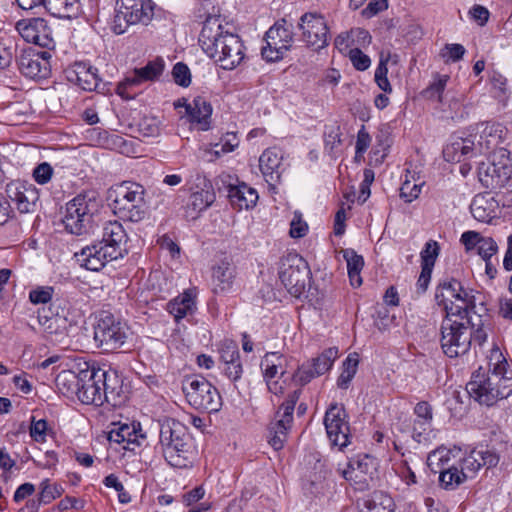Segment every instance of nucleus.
<instances>
[{"label":"nucleus","mask_w":512,"mask_h":512,"mask_svg":"<svg viewBox=\"0 0 512 512\" xmlns=\"http://www.w3.org/2000/svg\"><path fill=\"white\" fill-rule=\"evenodd\" d=\"M493 166H495L496 189L501 188L512 180V158L506 150H500L493 154Z\"/></svg>","instance_id":"nucleus-28"},{"label":"nucleus","mask_w":512,"mask_h":512,"mask_svg":"<svg viewBox=\"0 0 512 512\" xmlns=\"http://www.w3.org/2000/svg\"><path fill=\"white\" fill-rule=\"evenodd\" d=\"M151 15V8L145 6L143 0H117L114 32L122 34L130 25L146 23L150 20Z\"/></svg>","instance_id":"nucleus-12"},{"label":"nucleus","mask_w":512,"mask_h":512,"mask_svg":"<svg viewBox=\"0 0 512 512\" xmlns=\"http://www.w3.org/2000/svg\"><path fill=\"white\" fill-rule=\"evenodd\" d=\"M115 199L113 201L114 213L121 219L130 222H140L148 214V205L145 199L146 189L143 185L133 181H123L116 185Z\"/></svg>","instance_id":"nucleus-5"},{"label":"nucleus","mask_w":512,"mask_h":512,"mask_svg":"<svg viewBox=\"0 0 512 512\" xmlns=\"http://www.w3.org/2000/svg\"><path fill=\"white\" fill-rule=\"evenodd\" d=\"M67 78L86 91L95 90L99 84L97 69L83 62L75 63L73 68L68 70Z\"/></svg>","instance_id":"nucleus-22"},{"label":"nucleus","mask_w":512,"mask_h":512,"mask_svg":"<svg viewBox=\"0 0 512 512\" xmlns=\"http://www.w3.org/2000/svg\"><path fill=\"white\" fill-rule=\"evenodd\" d=\"M345 409L337 404L328 408L324 417L326 433L331 445L343 449L350 443V428Z\"/></svg>","instance_id":"nucleus-14"},{"label":"nucleus","mask_w":512,"mask_h":512,"mask_svg":"<svg viewBox=\"0 0 512 512\" xmlns=\"http://www.w3.org/2000/svg\"><path fill=\"white\" fill-rule=\"evenodd\" d=\"M229 198L231 203L237 206L240 210L249 209L256 204L258 200V193L254 188L242 183L237 186L230 187Z\"/></svg>","instance_id":"nucleus-29"},{"label":"nucleus","mask_w":512,"mask_h":512,"mask_svg":"<svg viewBox=\"0 0 512 512\" xmlns=\"http://www.w3.org/2000/svg\"><path fill=\"white\" fill-rule=\"evenodd\" d=\"M477 130L481 131L482 137H486L496 148L504 139L506 129L500 123H481Z\"/></svg>","instance_id":"nucleus-41"},{"label":"nucleus","mask_w":512,"mask_h":512,"mask_svg":"<svg viewBox=\"0 0 512 512\" xmlns=\"http://www.w3.org/2000/svg\"><path fill=\"white\" fill-rule=\"evenodd\" d=\"M80 371L62 370L56 377L58 391L68 398L77 396L80 384Z\"/></svg>","instance_id":"nucleus-34"},{"label":"nucleus","mask_w":512,"mask_h":512,"mask_svg":"<svg viewBox=\"0 0 512 512\" xmlns=\"http://www.w3.org/2000/svg\"><path fill=\"white\" fill-rule=\"evenodd\" d=\"M164 69L162 59H156L148 62L144 67L134 70L131 77H127L123 83L118 86V93L123 95L122 88L126 86L138 85L143 81H152L158 78Z\"/></svg>","instance_id":"nucleus-24"},{"label":"nucleus","mask_w":512,"mask_h":512,"mask_svg":"<svg viewBox=\"0 0 512 512\" xmlns=\"http://www.w3.org/2000/svg\"><path fill=\"white\" fill-rule=\"evenodd\" d=\"M215 200L213 192L208 190H200L193 192L186 205L187 217L196 219L200 212L207 209Z\"/></svg>","instance_id":"nucleus-32"},{"label":"nucleus","mask_w":512,"mask_h":512,"mask_svg":"<svg viewBox=\"0 0 512 512\" xmlns=\"http://www.w3.org/2000/svg\"><path fill=\"white\" fill-rule=\"evenodd\" d=\"M349 58L353 66L359 71H365L371 65L369 56L364 54L359 48L351 49L349 52Z\"/></svg>","instance_id":"nucleus-59"},{"label":"nucleus","mask_w":512,"mask_h":512,"mask_svg":"<svg viewBox=\"0 0 512 512\" xmlns=\"http://www.w3.org/2000/svg\"><path fill=\"white\" fill-rule=\"evenodd\" d=\"M480 293L474 290H463L462 295L454 303L446 307V317H459L466 320L467 324L471 323L470 313L474 312L476 302L479 300Z\"/></svg>","instance_id":"nucleus-20"},{"label":"nucleus","mask_w":512,"mask_h":512,"mask_svg":"<svg viewBox=\"0 0 512 512\" xmlns=\"http://www.w3.org/2000/svg\"><path fill=\"white\" fill-rule=\"evenodd\" d=\"M410 171L407 170L405 180L400 187V197L407 203H411L413 200L418 198L421 193L424 181H420V177H415V173L409 178Z\"/></svg>","instance_id":"nucleus-38"},{"label":"nucleus","mask_w":512,"mask_h":512,"mask_svg":"<svg viewBox=\"0 0 512 512\" xmlns=\"http://www.w3.org/2000/svg\"><path fill=\"white\" fill-rule=\"evenodd\" d=\"M473 148L474 140L471 138H457L445 146L443 157L447 162H461L476 158Z\"/></svg>","instance_id":"nucleus-26"},{"label":"nucleus","mask_w":512,"mask_h":512,"mask_svg":"<svg viewBox=\"0 0 512 512\" xmlns=\"http://www.w3.org/2000/svg\"><path fill=\"white\" fill-rule=\"evenodd\" d=\"M343 257L347 263V270H362L364 260L361 255H358L353 249L343 250Z\"/></svg>","instance_id":"nucleus-63"},{"label":"nucleus","mask_w":512,"mask_h":512,"mask_svg":"<svg viewBox=\"0 0 512 512\" xmlns=\"http://www.w3.org/2000/svg\"><path fill=\"white\" fill-rule=\"evenodd\" d=\"M159 444L168 464L175 468H185L190 463V435L187 427L175 419L160 423Z\"/></svg>","instance_id":"nucleus-3"},{"label":"nucleus","mask_w":512,"mask_h":512,"mask_svg":"<svg viewBox=\"0 0 512 512\" xmlns=\"http://www.w3.org/2000/svg\"><path fill=\"white\" fill-rule=\"evenodd\" d=\"M308 263L298 254H288L281 259L279 279L287 291L294 297H299L310 281Z\"/></svg>","instance_id":"nucleus-10"},{"label":"nucleus","mask_w":512,"mask_h":512,"mask_svg":"<svg viewBox=\"0 0 512 512\" xmlns=\"http://www.w3.org/2000/svg\"><path fill=\"white\" fill-rule=\"evenodd\" d=\"M307 231L308 225L302 219V214L299 211H295L290 223V236L292 238H302L306 235Z\"/></svg>","instance_id":"nucleus-53"},{"label":"nucleus","mask_w":512,"mask_h":512,"mask_svg":"<svg viewBox=\"0 0 512 512\" xmlns=\"http://www.w3.org/2000/svg\"><path fill=\"white\" fill-rule=\"evenodd\" d=\"M338 356L337 348H328L317 358L313 359L312 370L314 375L320 376L326 373Z\"/></svg>","instance_id":"nucleus-42"},{"label":"nucleus","mask_w":512,"mask_h":512,"mask_svg":"<svg viewBox=\"0 0 512 512\" xmlns=\"http://www.w3.org/2000/svg\"><path fill=\"white\" fill-rule=\"evenodd\" d=\"M159 120L154 116H144L139 120L138 131L143 137H155L159 135Z\"/></svg>","instance_id":"nucleus-51"},{"label":"nucleus","mask_w":512,"mask_h":512,"mask_svg":"<svg viewBox=\"0 0 512 512\" xmlns=\"http://www.w3.org/2000/svg\"><path fill=\"white\" fill-rule=\"evenodd\" d=\"M499 202L491 193L477 194L470 205L472 216L480 222H490L497 216Z\"/></svg>","instance_id":"nucleus-21"},{"label":"nucleus","mask_w":512,"mask_h":512,"mask_svg":"<svg viewBox=\"0 0 512 512\" xmlns=\"http://www.w3.org/2000/svg\"><path fill=\"white\" fill-rule=\"evenodd\" d=\"M80 384L77 398L83 404H93L100 406L104 401H108L110 386L107 384V372L100 368H90L80 370Z\"/></svg>","instance_id":"nucleus-9"},{"label":"nucleus","mask_w":512,"mask_h":512,"mask_svg":"<svg viewBox=\"0 0 512 512\" xmlns=\"http://www.w3.org/2000/svg\"><path fill=\"white\" fill-rule=\"evenodd\" d=\"M358 359L348 356L343 363V371L341 372L337 384L341 389H347L351 380L356 374Z\"/></svg>","instance_id":"nucleus-48"},{"label":"nucleus","mask_w":512,"mask_h":512,"mask_svg":"<svg viewBox=\"0 0 512 512\" xmlns=\"http://www.w3.org/2000/svg\"><path fill=\"white\" fill-rule=\"evenodd\" d=\"M266 46L262 47L261 54L267 61H278L283 58L293 42L292 25L285 19L276 22L265 34Z\"/></svg>","instance_id":"nucleus-11"},{"label":"nucleus","mask_w":512,"mask_h":512,"mask_svg":"<svg viewBox=\"0 0 512 512\" xmlns=\"http://www.w3.org/2000/svg\"><path fill=\"white\" fill-rule=\"evenodd\" d=\"M75 257L82 267L91 271H99L108 262L118 259L100 242L84 247L79 253L75 254Z\"/></svg>","instance_id":"nucleus-19"},{"label":"nucleus","mask_w":512,"mask_h":512,"mask_svg":"<svg viewBox=\"0 0 512 512\" xmlns=\"http://www.w3.org/2000/svg\"><path fill=\"white\" fill-rule=\"evenodd\" d=\"M478 165V178L486 188L496 189L495 166L491 160L476 162Z\"/></svg>","instance_id":"nucleus-45"},{"label":"nucleus","mask_w":512,"mask_h":512,"mask_svg":"<svg viewBox=\"0 0 512 512\" xmlns=\"http://www.w3.org/2000/svg\"><path fill=\"white\" fill-rule=\"evenodd\" d=\"M465 52L466 50L461 44H446L441 55L443 58H447V61L457 62L463 58Z\"/></svg>","instance_id":"nucleus-62"},{"label":"nucleus","mask_w":512,"mask_h":512,"mask_svg":"<svg viewBox=\"0 0 512 512\" xmlns=\"http://www.w3.org/2000/svg\"><path fill=\"white\" fill-rule=\"evenodd\" d=\"M183 106L191 123L198 124L201 130L209 128L212 107L203 97H196L191 103H183Z\"/></svg>","instance_id":"nucleus-25"},{"label":"nucleus","mask_w":512,"mask_h":512,"mask_svg":"<svg viewBox=\"0 0 512 512\" xmlns=\"http://www.w3.org/2000/svg\"><path fill=\"white\" fill-rule=\"evenodd\" d=\"M6 195L16 205L20 213L33 212L39 200V193L35 186L22 181L8 183Z\"/></svg>","instance_id":"nucleus-17"},{"label":"nucleus","mask_w":512,"mask_h":512,"mask_svg":"<svg viewBox=\"0 0 512 512\" xmlns=\"http://www.w3.org/2000/svg\"><path fill=\"white\" fill-rule=\"evenodd\" d=\"M234 267L227 261L213 267L212 284L215 293L225 292L232 287Z\"/></svg>","instance_id":"nucleus-31"},{"label":"nucleus","mask_w":512,"mask_h":512,"mask_svg":"<svg viewBox=\"0 0 512 512\" xmlns=\"http://www.w3.org/2000/svg\"><path fill=\"white\" fill-rule=\"evenodd\" d=\"M199 42L205 53L222 69L232 70L243 60V45L239 37L226 30L219 16L205 20Z\"/></svg>","instance_id":"nucleus-1"},{"label":"nucleus","mask_w":512,"mask_h":512,"mask_svg":"<svg viewBox=\"0 0 512 512\" xmlns=\"http://www.w3.org/2000/svg\"><path fill=\"white\" fill-rule=\"evenodd\" d=\"M290 428L291 424L283 422L280 423V420L276 418L275 421L270 424L268 442L274 450H280L283 448Z\"/></svg>","instance_id":"nucleus-39"},{"label":"nucleus","mask_w":512,"mask_h":512,"mask_svg":"<svg viewBox=\"0 0 512 512\" xmlns=\"http://www.w3.org/2000/svg\"><path fill=\"white\" fill-rule=\"evenodd\" d=\"M47 430H48V424L45 419L35 420L34 417H32L31 425H30V436L31 438L36 441L43 443L46 441L47 436Z\"/></svg>","instance_id":"nucleus-54"},{"label":"nucleus","mask_w":512,"mask_h":512,"mask_svg":"<svg viewBox=\"0 0 512 512\" xmlns=\"http://www.w3.org/2000/svg\"><path fill=\"white\" fill-rule=\"evenodd\" d=\"M450 460L451 451L446 448H438L428 455L427 465L433 472L437 473V470L453 466L449 463Z\"/></svg>","instance_id":"nucleus-43"},{"label":"nucleus","mask_w":512,"mask_h":512,"mask_svg":"<svg viewBox=\"0 0 512 512\" xmlns=\"http://www.w3.org/2000/svg\"><path fill=\"white\" fill-rule=\"evenodd\" d=\"M448 80V75H437L434 81L422 92L423 96L427 99H433L437 100L438 102H442V94L445 90Z\"/></svg>","instance_id":"nucleus-47"},{"label":"nucleus","mask_w":512,"mask_h":512,"mask_svg":"<svg viewBox=\"0 0 512 512\" xmlns=\"http://www.w3.org/2000/svg\"><path fill=\"white\" fill-rule=\"evenodd\" d=\"M44 8L58 18H72L80 11L79 0H45Z\"/></svg>","instance_id":"nucleus-33"},{"label":"nucleus","mask_w":512,"mask_h":512,"mask_svg":"<svg viewBox=\"0 0 512 512\" xmlns=\"http://www.w3.org/2000/svg\"><path fill=\"white\" fill-rule=\"evenodd\" d=\"M375 470L374 459L369 455L358 456L348 464V469L343 470V477L349 481L366 482V476L372 475Z\"/></svg>","instance_id":"nucleus-27"},{"label":"nucleus","mask_w":512,"mask_h":512,"mask_svg":"<svg viewBox=\"0 0 512 512\" xmlns=\"http://www.w3.org/2000/svg\"><path fill=\"white\" fill-rule=\"evenodd\" d=\"M393 500L383 492H374L363 499L360 512H392Z\"/></svg>","instance_id":"nucleus-35"},{"label":"nucleus","mask_w":512,"mask_h":512,"mask_svg":"<svg viewBox=\"0 0 512 512\" xmlns=\"http://www.w3.org/2000/svg\"><path fill=\"white\" fill-rule=\"evenodd\" d=\"M505 360L497 362L487 374L474 373L467 384L468 393L480 404L491 406L512 394V371Z\"/></svg>","instance_id":"nucleus-2"},{"label":"nucleus","mask_w":512,"mask_h":512,"mask_svg":"<svg viewBox=\"0 0 512 512\" xmlns=\"http://www.w3.org/2000/svg\"><path fill=\"white\" fill-rule=\"evenodd\" d=\"M174 81L182 86L188 87L191 83V73L188 66L182 62L177 63L172 70Z\"/></svg>","instance_id":"nucleus-55"},{"label":"nucleus","mask_w":512,"mask_h":512,"mask_svg":"<svg viewBox=\"0 0 512 512\" xmlns=\"http://www.w3.org/2000/svg\"><path fill=\"white\" fill-rule=\"evenodd\" d=\"M498 251L497 243L490 237L482 238L478 245V254L481 258L487 262L490 261L491 257Z\"/></svg>","instance_id":"nucleus-58"},{"label":"nucleus","mask_w":512,"mask_h":512,"mask_svg":"<svg viewBox=\"0 0 512 512\" xmlns=\"http://www.w3.org/2000/svg\"><path fill=\"white\" fill-rule=\"evenodd\" d=\"M46 312H51V309L43 307L38 310V321L47 332L58 333L61 328H65V316H61L59 311L56 312L55 316H47Z\"/></svg>","instance_id":"nucleus-40"},{"label":"nucleus","mask_w":512,"mask_h":512,"mask_svg":"<svg viewBox=\"0 0 512 512\" xmlns=\"http://www.w3.org/2000/svg\"><path fill=\"white\" fill-rule=\"evenodd\" d=\"M463 290L464 288L462 284L456 279L443 281L437 287L435 299L438 305L443 306L444 310L446 311V307L459 299Z\"/></svg>","instance_id":"nucleus-30"},{"label":"nucleus","mask_w":512,"mask_h":512,"mask_svg":"<svg viewBox=\"0 0 512 512\" xmlns=\"http://www.w3.org/2000/svg\"><path fill=\"white\" fill-rule=\"evenodd\" d=\"M127 241V233L120 222L109 221L104 224L99 242L118 259L127 254Z\"/></svg>","instance_id":"nucleus-18"},{"label":"nucleus","mask_w":512,"mask_h":512,"mask_svg":"<svg viewBox=\"0 0 512 512\" xmlns=\"http://www.w3.org/2000/svg\"><path fill=\"white\" fill-rule=\"evenodd\" d=\"M220 358L223 363H229L240 360L238 346L233 341H225L220 348Z\"/></svg>","instance_id":"nucleus-57"},{"label":"nucleus","mask_w":512,"mask_h":512,"mask_svg":"<svg viewBox=\"0 0 512 512\" xmlns=\"http://www.w3.org/2000/svg\"><path fill=\"white\" fill-rule=\"evenodd\" d=\"M284 361V356L277 352L266 353L260 364L265 381L273 380L278 375Z\"/></svg>","instance_id":"nucleus-37"},{"label":"nucleus","mask_w":512,"mask_h":512,"mask_svg":"<svg viewBox=\"0 0 512 512\" xmlns=\"http://www.w3.org/2000/svg\"><path fill=\"white\" fill-rule=\"evenodd\" d=\"M439 472V481L445 487L448 488L453 484H460L463 481L462 477H466L465 472L459 471L457 467L448 466L447 468L437 470Z\"/></svg>","instance_id":"nucleus-49"},{"label":"nucleus","mask_w":512,"mask_h":512,"mask_svg":"<svg viewBox=\"0 0 512 512\" xmlns=\"http://www.w3.org/2000/svg\"><path fill=\"white\" fill-rule=\"evenodd\" d=\"M16 30L26 42L47 49L54 47L52 29L44 18L22 19L16 23Z\"/></svg>","instance_id":"nucleus-15"},{"label":"nucleus","mask_w":512,"mask_h":512,"mask_svg":"<svg viewBox=\"0 0 512 512\" xmlns=\"http://www.w3.org/2000/svg\"><path fill=\"white\" fill-rule=\"evenodd\" d=\"M136 429V422L114 424V428L108 433V440L118 444L125 443V440L129 438V433H136Z\"/></svg>","instance_id":"nucleus-46"},{"label":"nucleus","mask_w":512,"mask_h":512,"mask_svg":"<svg viewBox=\"0 0 512 512\" xmlns=\"http://www.w3.org/2000/svg\"><path fill=\"white\" fill-rule=\"evenodd\" d=\"M129 328L113 314L102 311L94 324V341L98 348L112 352L124 346L128 338Z\"/></svg>","instance_id":"nucleus-7"},{"label":"nucleus","mask_w":512,"mask_h":512,"mask_svg":"<svg viewBox=\"0 0 512 512\" xmlns=\"http://www.w3.org/2000/svg\"><path fill=\"white\" fill-rule=\"evenodd\" d=\"M52 294V287H39L30 291L29 299L34 304H46L51 301Z\"/></svg>","instance_id":"nucleus-60"},{"label":"nucleus","mask_w":512,"mask_h":512,"mask_svg":"<svg viewBox=\"0 0 512 512\" xmlns=\"http://www.w3.org/2000/svg\"><path fill=\"white\" fill-rule=\"evenodd\" d=\"M282 155L275 149L265 150L259 158V167L269 185L280 181Z\"/></svg>","instance_id":"nucleus-23"},{"label":"nucleus","mask_w":512,"mask_h":512,"mask_svg":"<svg viewBox=\"0 0 512 512\" xmlns=\"http://www.w3.org/2000/svg\"><path fill=\"white\" fill-rule=\"evenodd\" d=\"M194 307V298L191 293L185 292L182 295L171 300L167 304V309L178 322L188 313H191Z\"/></svg>","instance_id":"nucleus-36"},{"label":"nucleus","mask_w":512,"mask_h":512,"mask_svg":"<svg viewBox=\"0 0 512 512\" xmlns=\"http://www.w3.org/2000/svg\"><path fill=\"white\" fill-rule=\"evenodd\" d=\"M51 54L48 51L36 52L33 49L23 51L18 59L20 72L31 79H44L50 74L49 59Z\"/></svg>","instance_id":"nucleus-16"},{"label":"nucleus","mask_w":512,"mask_h":512,"mask_svg":"<svg viewBox=\"0 0 512 512\" xmlns=\"http://www.w3.org/2000/svg\"><path fill=\"white\" fill-rule=\"evenodd\" d=\"M301 390H295L291 393L288 399L280 406L278 412L276 413V419L280 420V423H289L292 424L293 421V411L295 405L299 399Z\"/></svg>","instance_id":"nucleus-44"},{"label":"nucleus","mask_w":512,"mask_h":512,"mask_svg":"<svg viewBox=\"0 0 512 512\" xmlns=\"http://www.w3.org/2000/svg\"><path fill=\"white\" fill-rule=\"evenodd\" d=\"M53 174L52 166L43 162L39 164L33 171V177L38 184L44 185L51 180Z\"/></svg>","instance_id":"nucleus-61"},{"label":"nucleus","mask_w":512,"mask_h":512,"mask_svg":"<svg viewBox=\"0 0 512 512\" xmlns=\"http://www.w3.org/2000/svg\"><path fill=\"white\" fill-rule=\"evenodd\" d=\"M99 208L100 199L96 191L89 190L78 194L66 204L62 220L66 230L75 235L88 232Z\"/></svg>","instance_id":"nucleus-4"},{"label":"nucleus","mask_w":512,"mask_h":512,"mask_svg":"<svg viewBox=\"0 0 512 512\" xmlns=\"http://www.w3.org/2000/svg\"><path fill=\"white\" fill-rule=\"evenodd\" d=\"M439 250L440 247L436 241H428L421 252V265H428V267L433 268L439 254Z\"/></svg>","instance_id":"nucleus-52"},{"label":"nucleus","mask_w":512,"mask_h":512,"mask_svg":"<svg viewBox=\"0 0 512 512\" xmlns=\"http://www.w3.org/2000/svg\"><path fill=\"white\" fill-rule=\"evenodd\" d=\"M479 455L476 449L472 450L470 454L463 459L462 471L475 473L483 467L482 463L479 461V459H481Z\"/></svg>","instance_id":"nucleus-64"},{"label":"nucleus","mask_w":512,"mask_h":512,"mask_svg":"<svg viewBox=\"0 0 512 512\" xmlns=\"http://www.w3.org/2000/svg\"><path fill=\"white\" fill-rule=\"evenodd\" d=\"M182 391L188 403L197 410L218 412L222 406L218 390L200 375L186 376L182 382Z\"/></svg>","instance_id":"nucleus-6"},{"label":"nucleus","mask_w":512,"mask_h":512,"mask_svg":"<svg viewBox=\"0 0 512 512\" xmlns=\"http://www.w3.org/2000/svg\"><path fill=\"white\" fill-rule=\"evenodd\" d=\"M298 28L301 39L307 47L318 51L329 43L328 26L325 18L315 12H307L300 17Z\"/></svg>","instance_id":"nucleus-13"},{"label":"nucleus","mask_w":512,"mask_h":512,"mask_svg":"<svg viewBox=\"0 0 512 512\" xmlns=\"http://www.w3.org/2000/svg\"><path fill=\"white\" fill-rule=\"evenodd\" d=\"M474 140V153L476 158L479 156H485L491 153L495 149V147L490 143V141L486 137H482L481 131L478 130V133L471 138Z\"/></svg>","instance_id":"nucleus-56"},{"label":"nucleus","mask_w":512,"mask_h":512,"mask_svg":"<svg viewBox=\"0 0 512 512\" xmlns=\"http://www.w3.org/2000/svg\"><path fill=\"white\" fill-rule=\"evenodd\" d=\"M441 348L450 358L465 355L472 343V328L463 321L445 317L441 324Z\"/></svg>","instance_id":"nucleus-8"},{"label":"nucleus","mask_w":512,"mask_h":512,"mask_svg":"<svg viewBox=\"0 0 512 512\" xmlns=\"http://www.w3.org/2000/svg\"><path fill=\"white\" fill-rule=\"evenodd\" d=\"M388 61H389V56L384 57L383 54H381L379 64L375 71V82L378 85V87L381 90H383L385 93L392 92V87L387 78V73H388L387 63H388Z\"/></svg>","instance_id":"nucleus-50"}]
</instances>
